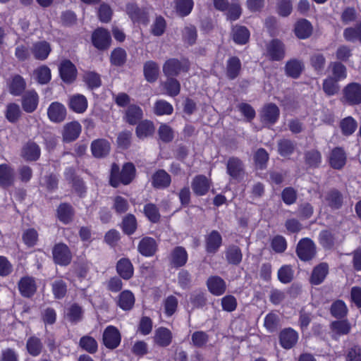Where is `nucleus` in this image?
I'll use <instances>...</instances> for the list:
<instances>
[{"mask_svg": "<svg viewBox=\"0 0 361 361\" xmlns=\"http://www.w3.org/2000/svg\"><path fill=\"white\" fill-rule=\"evenodd\" d=\"M81 132V126L77 121H73L66 124L63 130V140L66 142H70L76 140Z\"/></svg>", "mask_w": 361, "mask_h": 361, "instance_id": "nucleus-22", "label": "nucleus"}, {"mask_svg": "<svg viewBox=\"0 0 361 361\" xmlns=\"http://www.w3.org/2000/svg\"><path fill=\"white\" fill-rule=\"evenodd\" d=\"M232 35L235 43L245 44L248 42L250 32L245 26L236 25L233 28Z\"/></svg>", "mask_w": 361, "mask_h": 361, "instance_id": "nucleus-42", "label": "nucleus"}, {"mask_svg": "<svg viewBox=\"0 0 361 361\" xmlns=\"http://www.w3.org/2000/svg\"><path fill=\"white\" fill-rule=\"evenodd\" d=\"M18 289L23 297L30 298L37 290L35 281L32 277H23L18 283Z\"/></svg>", "mask_w": 361, "mask_h": 361, "instance_id": "nucleus-27", "label": "nucleus"}, {"mask_svg": "<svg viewBox=\"0 0 361 361\" xmlns=\"http://www.w3.org/2000/svg\"><path fill=\"white\" fill-rule=\"evenodd\" d=\"M329 67L331 68L332 78L337 81L345 79L347 77L346 67L341 61L331 62Z\"/></svg>", "mask_w": 361, "mask_h": 361, "instance_id": "nucleus-53", "label": "nucleus"}, {"mask_svg": "<svg viewBox=\"0 0 361 361\" xmlns=\"http://www.w3.org/2000/svg\"><path fill=\"white\" fill-rule=\"evenodd\" d=\"M330 312L333 317L342 319L346 317L348 310L343 300H338L332 303Z\"/></svg>", "mask_w": 361, "mask_h": 361, "instance_id": "nucleus-51", "label": "nucleus"}, {"mask_svg": "<svg viewBox=\"0 0 361 361\" xmlns=\"http://www.w3.org/2000/svg\"><path fill=\"white\" fill-rule=\"evenodd\" d=\"M166 27V22L165 19L161 16H157L151 26V32L154 36H161Z\"/></svg>", "mask_w": 361, "mask_h": 361, "instance_id": "nucleus-64", "label": "nucleus"}, {"mask_svg": "<svg viewBox=\"0 0 361 361\" xmlns=\"http://www.w3.org/2000/svg\"><path fill=\"white\" fill-rule=\"evenodd\" d=\"M159 71V66L154 61H149L144 64V75L146 80L149 82L157 80Z\"/></svg>", "mask_w": 361, "mask_h": 361, "instance_id": "nucleus-45", "label": "nucleus"}, {"mask_svg": "<svg viewBox=\"0 0 361 361\" xmlns=\"http://www.w3.org/2000/svg\"><path fill=\"white\" fill-rule=\"evenodd\" d=\"M51 51V47L45 41L35 43L32 47V53L37 60H45Z\"/></svg>", "mask_w": 361, "mask_h": 361, "instance_id": "nucleus-37", "label": "nucleus"}, {"mask_svg": "<svg viewBox=\"0 0 361 361\" xmlns=\"http://www.w3.org/2000/svg\"><path fill=\"white\" fill-rule=\"evenodd\" d=\"M298 334L291 328L283 329L279 334L281 345L285 349H290L298 342Z\"/></svg>", "mask_w": 361, "mask_h": 361, "instance_id": "nucleus-12", "label": "nucleus"}, {"mask_svg": "<svg viewBox=\"0 0 361 361\" xmlns=\"http://www.w3.org/2000/svg\"><path fill=\"white\" fill-rule=\"evenodd\" d=\"M167 80L164 84L167 94L171 97L177 96L180 91V84L173 77H167Z\"/></svg>", "mask_w": 361, "mask_h": 361, "instance_id": "nucleus-60", "label": "nucleus"}, {"mask_svg": "<svg viewBox=\"0 0 361 361\" xmlns=\"http://www.w3.org/2000/svg\"><path fill=\"white\" fill-rule=\"evenodd\" d=\"M173 111V106L165 100L160 99L154 104V113L157 116L171 115Z\"/></svg>", "mask_w": 361, "mask_h": 361, "instance_id": "nucleus-56", "label": "nucleus"}, {"mask_svg": "<svg viewBox=\"0 0 361 361\" xmlns=\"http://www.w3.org/2000/svg\"><path fill=\"white\" fill-rule=\"evenodd\" d=\"M83 316V310L78 304L71 305L67 310L66 317L69 322L73 324H77L80 322Z\"/></svg>", "mask_w": 361, "mask_h": 361, "instance_id": "nucleus-48", "label": "nucleus"}, {"mask_svg": "<svg viewBox=\"0 0 361 361\" xmlns=\"http://www.w3.org/2000/svg\"><path fill=\"white\" fill-rule=\"evenodd\" d=\"M312 26L306 19H300L295 25V34L299 39H307L312 33Z\"/></svg>", "mask_w": 361, "mask_h": 361, "instance_id": "nucleus-34", "label": "nucleus"}, {"mask_svg": "<svg viewBox=\"0 0 361 361\" xmlns=\"http://www.w3.org/2000/svg\"><path fill=\"white\" fill-rule=\"evenodd\" d=\"M241 71V61L237 56H231L226 61V75L229 80L235 79Z\"/></svg>", "mask_w": 361, "mask_h": 361, "instance_id": "nucleus-30", "label": "nucleus"}, {"mask_svg": "<svg viewBox=\"0 0 361 361\" xmlns=\"http://www.w3.org/2000/svg\"><path fill=\"white\" fill-rule=\"evenodd\" d=\"M171 331L165 327H159L155 330L154 341L161 347L169 345L172 341Z\"/></svg>", "mask_w": 361, "mask_h": 361, "instance_id": "nucleus-29", "label": "nucleus"}, {"mask_svg": "<svg viewBox=\"0 0 361 361\" xmlns=\"http://www.w3.org/2000/svg\"><path fill=\"white\" fill-rule=\"evenodd\" d=\"M118 274L126 280L130 279L133 275V267L128 259L122 258L116 264Z\"/></svg>", "mask_w": 361, "mask_h": 361, "instance_id": "nucleus-38", "label": "nucleus"}, {"mask_svg": "<svg viewBox=\"0 0 361 361\" xmlns=\"http://www.w3.org/2000/svg\"><path fill=\"white\" fill-rule=\"evenodd\" d=\"M80 346L89 353H95L97 351L98 345L96 340L89 336L81 337L79 342Z\"/></svg>", "mask_w": 361, "mask_h": 361, "instance_id": "nucleus-59", "label": "nucleus"}, {"mask_svg": "<svg viewBox=\"0 0 361 361\" xmlns=\"http://www.w3.org/2000/svg\"><path fill=\"white\" fill-rule=\"evenodd\" d=\"M137 248L141 255L145 257H150L157 252V245L154 238L145 237L140 241Z\"/></svg>", "mask_w": 361, "mask_h": 361, "instance_id": "nucleus-26", "label": "nucleus"}, {"mask_svg": "<svg viewBox=\"0 0 361 361\" xmlns=\"http://www.w3.org/2000/svg\"><path fill=\"white\" fill-rule=\"evenodd\" d=\"M187 261L188 252L183 247L177 246L171 251L170 263L172 267H181L186 264Z\"/></svg>", "mask_w": 361, "mask_h": 361, "instance_id": "nucleus-18", "label": "nucleus"}, {"mask_svg": "<svg viewBox=\"0 0 361 361\" xmlns=\"http://www.w3.org/2000/svg\"><path fill=\"white\" fill-rule=\"evenodd\" d=\"M338 81L335 78H333L331 76H329L324 80L322 89L327 96L335 95L339 92L340 86L338 84Z\"/></svg>", "mask_w": 361, "mask_h": 361, "instance_id": "nucleus-50", "label": "nucleus"}, {"mask_svg": "<svg viewBox=\"0 0 361 361\" xmlns=\"http://www.w3.org/2000/svg\"><path fill=\"white\" fill-rule=\"evenodd\" d=\"M296 252L301 260H310L316 254L315 245L310 239L304 238L299 241L297 245Z\"/></svg>", "mask_w": 361, "mask_h": 361, "instance_id": "nucleus-4", "label": "nucleus"}, {"mask_svg": "<svg viewBox=\"0 0 361 361\" xmlns=\"http://www.w3.org/2000/svg\"><path fill=\"white\" fill-rule=\"evenodd\" d=\"M8 91L13 96H20L26 88V82L24 78L16 74L8 82Z\"/></svg>", "mask_w": 361, "mask_h": 361, "instance_id": "nucleus-21", "label": "nucleus"}, {"mask_svg": "<svg viewBox=\"0 0 361 361\" xmlns=\"http://www.w3.org/2000/svg\"><path fill=\"white\" fill-rule=\"evenodd\" d=\"M36 80L40 84H47L51 80V71L47 66H42L35 70Z\"/></svg>", "mask_w": 361, "mask_h": 361, "instance_id": "nucleus-62", "label": "nucleus"}, {"mask_svg": "<svg viewBox=\"0 0 361 361\" xmlns=\"http://www.w3.org/2000/svg\"><path fill=\"white\" fill-rule=\"evenodd\" d=\"M126 13L133 22L147 23L148 18L147 13L139 8L135 4H128L126 5Z\"/></svg>", "mask_w": 361, "mask_h": 361, "instance_id": "nucleus-23", "label": "nucleus"}, {"mask_svg": "<svg viewBox=\"0 0 361 361\" xmlns=\"http://www.w3.org/2000/svg\"><path fill=\"white\" fill-rule=\"evenodd\" d=\"M295 146L294 142L288 139H283L278 142V152L281 156L288 157L294 152Z\"/></svg>", "mask_w": 361, "mask_h": 361, "instance_id": "nucleus-54", "label": "nucleus"}, {"mask_svg": "<svg viewBox=\"0 0 361 361\" xmlns=\"http://www.w3.org/2000/svg\"><path fill=\"white\" fill-rule=\"evenodd\" d=\"M21 154L27 161H36L40 156V148L35 142H28L23 146Z\"/></svg>", "mask_w": 361, "mask_h": 361, "instance_id": "nucleus-36", "label": "nucleus"}, {"mask_svg": "<svg viewBox=\"0 0 361 361\" xmlns=\"http://www.w3.org/2000/svg\"><path fill=\"white\" fill-rule=\"evenodd\" d=\"M303 69V62L295 59L287 61L285 66V71L286 75L293 78H299Z\"/></svg>", "mask_w": 361, "mask_h": 361, "instance_id": "nucleus-35", "label": "nucleus"}, {"mask_svg": "<svg viewBox=\"0 0 361 361\" xmlns=\"http://www.w3.org/2000/svg\"><path fill=\"white\" fill-rule=\"evenodd\" d=\"M92 41L96 48L100 50H104L110 46L111 36L106 30L98 28L93 32Z\"/></svg>", "mask_w": 361, "mask_h": 361, "instance_id": "nucleus-8", "label": "nucleus"}, {"mask_svg": "<svg viewBox=\"0 0 361 361\" xmlns=\"http://www.w3.org/2000/svg\"><path fill=\"white\" fill-rule=\"evenodd\" d=\"M340 127L342 133L348 136L352 135L357 127V121L351 116H348L341 120Z\"/></svg>", "mask_w": 361, "mask_h": 361, "instance_id": "nucleus-55", "label": "nucleus"}, {"mask_svg": "<svg viewBox=\"0 0 361 361\" xmlns=\"http://www.w3.org/2000/svg\"><path fill=\"white\" fill-rule=\"evenodd\" d=\"M58 216L60 221L65 224L70 222L73 217L72 207L68 204H61L57 210Z\"/></svg>", "mask_w": 361, "mask_h": 361, "instance_id": "nucleus-63", "label": "nucleus"}, {"mask_svg": "<svg viewBox=\"0 0 361 361\" xmlns=\"http://www.w3.org/2000/svg\"><path fill=\"white\" fill-rule=\"evenodd\" d=\"M135 303L133 294L129 290L123 291L118 297V305L123 310H130Z\"/></svg>", "mask_w": 361, "mask_h": 361, "instance_id": "nucleus-47", "label": "nucleus"}, {"mask_svg": "<svg viewBox=\"0 0 361 361\" xmlns=\"http://www.w3.org/2000/svg\"><path fill=\"white\" fill-rule=\"evenodd\" d=\"M328 273V265L322 263L316 267L312 274L311 283L314 285L320 284L326 278Z\"/></svg>", "mask_w": 361, "mask_h": 361, "instance_id": "nucleus-46", "label": "nucleus"}, {"mask_svg": "<svg viewBox=\"0 0 361 361\" xmlns=\"http://www.w3.org/2000/svg\"><path fill=\"white\" fill-rule=\"evenodd\" d=\"M325 201L332 209H340L343 202L342 193L336 189H331L325 195Z\"/></svg>", "mask_w": 361, "mask_h": 361, "instance_id": "nucleus-33", "label": "nucleus"}, {"mask_svg": "<svg viewBox=\"0 0 361 361\" xmlns=\"http://www.w3.org/2000/svg\"><path fill=\"white\" fill-rule=\"evenodd\" d=\"M13 171L8 165H0V184L1 185H11L13 182Z\"/></svg>", "mask_w": 361, "mask_h": 361, "instance_id": "nucleus-52", "label": "nucleus"}, {"mask_svg": "<svg viewBox=\"0 0 361 361\" xmlns=\"http://www.w3.org/2000/svg\"><path fill=\"white\" fill-rule=\"evenodd\" d=\"M59 73L61 79L66 83L73 82L77 76V69L69 60H65L61 63Z\"/></svg>", "mask_w": 361, "mask_h": 361, "instance_id": "nucleus-10", "label": "nucleus"}, {"mask_svg": "<svg viewBox=\"0 0 361 361\" xmlns=\"http://www.w3.org/2000/svg\"><path fill=\"white\" fill-rule=\"evenodd\" d=\"M329 165L334 169H341L346 163V154L341 147L334 148L329 157Z\"/></svg>", "mask_w": 361, "mask_h": 361, "instance_id": "nucleus-14", "label": "nucleus"}, {"mask_svg": "<svg viewBox=\"0 0 361 361\" xmlns=\"http://www.w3.org/2000/svg\"><path fill=\"white\" fill-rule=\"evenodd\" d=\"M83 80L90 89H95L101 86L100 75L93 71H87L83 75Z\"/></svg>", "mask_w": 361, "mask_h": 361, "instance_id": "nucleus-58", "label": "nucleus"}, {"mask_svg": "<svg viewBox=\"0 0 361 361\" xmlns=\"http://www.w3.org/2000/svg\"><path fill=\"white\" fill-rule=\"evenodd\" d=\"M52 255L54 262L61 266L68 265L72 259L71 252L64 243L55 245L52 250Z\"/></svg>", "mask_w": 361, "mask_h": 361, "instance_id": "nucleus-3", "label": "nucleus"}, {"mask_svg": "<svg viewBox=\"0 0 361 361\" xmlns=\"http://www.w3.org/2000/svg\"><path fill=\"white\" fill-rule=\"evenodd\" d=\"M322 161V154L318 149H310L304 152V161L308 169L319 168Z\"/></svg>", "mask_w": 361, "mask_h": 361, "instance_id": "nucleus-24", "label": "nucleus"}, {"mask_svg": "<svg viewBox=\"0 0 361 361\" xmlns=\"http://www.w3.org/2000/svg\"><path fill=\"white\" fill-rule=\"evenodd\" d=\"M155 128L154 123L148 120H145L138 123L136 127V135L140 139H145L154 134Z\"/></svg>", "mask_w": 361, "mask_h": 361, "instance_id": "nucleus-40", "label": "nucleus"}, {"mask_svg": "<svg viewBox=\"0 0 361 361\" xmlns=\"http://www.w3.org/2000/svg\"><path fill=\"white\" fill-rule=\"evenodd\" d=\"M330 328L333 337L337 338L338 336L348 334L351 330V324L347 319L337 320L331 322Z\"/></svg>", "mask_w": 361, "mask_h": 361, "instance_id": "nucleus-31", "label": "nucleus"}, {"mask_svg": "<svg viewBox=\"0 0 361 361\" xmlns=\"http://www.w3.org/2000/svg\"><path fill=\"white\" fill-rule=\"evenodd\" d=\"M174 3L176 12L180 17L188 16L194 6L193 0H175Z\"/></svg>", "mask_w": 361, "mask_h": 361, "instance_id": "nucleus-44", "label": "nucleus"}, {"mask_svg": "<svg viewBox=\"0 0 361 361\" xmlns=\"http://www.w3.org/2000/svg\"><path fill=\"white\" fill-rule=\"evenodd\" d=\"M207 286L209 292L216 296L223 295L226 290V284L223 279L218 276H212L208 278Z\"/></svg>", "mask_w": 361, "mask_h": 361, "instance_id": "nucleus-15", "label": "nucleus"}, {"mask_svg": "<svg viewBox=\"0 0 361 361\" xmlns=\"http://www.w3.org/2000/svg\"><path fill=\"white\" fill-rule=\"evenodd\" d=\"M226 172L233 179L238 180L243 179L245 171L242 160L235 157H230L226 164Z\"/></svg>", "mask_w": 361, "mask_h": 361, "instance_id": "nucleus-5", "label": "nucleus"}, {"mask_svg": "<svg viewBox=\"0 0 361 361\" xmlns=\"http://www.w3.org/2000/svg\"><path fill=\"white\" fill-rule=\"evenodd\" d=\"M39 96L35 90L26 91L21 99L23 109L27 113H32L38 106Z\"/></svg>", "mask_w": 361, "mask_h": 361, "instance_id": "nucleus-11", "label": "nucleus"}, {"mask_svg": "<svg viewBox=\"0 0 361 361\" xmlns=\"http://www.w3.org/2000/svg\"><path fill=\"white\" fill-rule=\"evenodd\" d=\"M127 59L126 51L121 48H116L111 51L110 61L111 64L116 66H123Z\"/></svg>", "mask_w": 361, "mask_h": 361, "instance_id": "nucleus-57", "label": "nucleus"}, {"mask_svg": "<svg viewBox=\"0 0 361 361\" xmlns=\"http://www.w3.org/2000/svg\"><path fill=\"white\" fill-rule=\"evenodd\" d=\"M68 106L74 112L82 114L87 108V100L84 95L75 94L70 97Z\"/></svg>", "mask_w": 361, "mask_h": 361, "instance_id": "nucleus-28", "label": "nucleus"}, {"mask_svg": "<svg viewBox=\"0 0 361 361\" xmlns=\"http://www.w3.org/2000/svg\"><path fill=\"white\" fill-rule=\"evenodd\" d=\"M110 149V143L105 139L95 140L91 144L92 155L96 158H102L107 156Z\"/></svg>", "mask_w": 361, "mask_h": 361, "instance_id": "nucleus-20", "label": "nucleus"}, {"mask_svg": "<svg viewBox=\"0 0 361 361\" xmlns=\"http://www.w3.org/2000/svg\"><path fill=\"white\" fill-rule=\"evenodd\" d=\"M343 37L348 42L359 41L361 42V23L357 24L355 27L345 28L343 31Z\"/></svg>", "mask_w": 361, "mask_h": 361, "instance_id": "nucleus-49", "label": "nucleus"}, {"mask_svg": "<svg viewBox=\"0 0 361 361\" xmlns=\"http://www.w3.org/2000/svg\"><path fill=\"white\" fill-rule=\"evenodd\" d=\"M26 348L30 355L36 357L42 353L43 343L38 337L32 336L27 340Z\"/></svg>", "mask_w": 361, "mask_h": 361, "instance_id": "nucleus-43", "label": "nucleus"}, {"mask_svg": "<svg viewBox=\"0 0 361 361\" xmlns=\"http://www.w3.org/2000/svg\"><path fill=\"white\" fill-rule=\"evenodd\" d=\"M211 181L204 175L195 176L191 183V188L197 196L205 195L211 187Z\"/></svg>", "mask_w": 361, "mask_h": 361, "instance_id": "nucleus-9", "label": "nucleus"}, {"mask_svg": "<svg viewBox=\"0 0 361 361\" xmlns=\"http://www.w3.org/2000/svg\"><path fill=\"white\" fill-rule=\"evenodd\" d=\"M171 182V176L164 169L157 170L152 176V185L157 189L166 188Z\"/></svg>", "mask_w": 361, "mask_h": 361, "instance_id": "nucleus-17", "label": "nucleus"}, {"mask_svg": "<svg viewBox=\"0 0 361 361\" xmlns=\"http://www.w3.org/2000/svg\"><path fill=\"white\" fill-rule=\"evenodd\" d=\"M122 228L123 232L127 235L133 234L137 228L135 216L131 214L126 215L123 219Z\"/></svg>", "mask_w": 361, "mask_h": 361, "instance_id": "nucleus-61", "label": "nucleus"}, {"mask_svg": "<svg viewBox=\"0 0 361 361\" xmlns=\"http://www.w3.org/2000/svg\"><path fill=\"white\" fill-rule=\"evenodd\" d=\"M135 167L130 162L126 163L120 171L118 165L113 164L110 173V185L114 188H117L121 183L128 185L132 182L135 176Z\"/></svg>", "mask_w": 361, "mask_h": 361, "instance_id": "nucleus-1", "label": "nucleus"}, {"mask_svg": "<svg viewBox=\"0 0 361 361\" xmlns=\"http://www.w3.org/2000/svg\"><path fill=\"white\" fill-rule=\"evenodd\" d=\"M188 70V66L186 63H183L176 59L167 60L163 66V72L166 77H175L182 71L187 72Z\"/></svg>", "mask_w": 361, "mask_h": 361, "instance_id": "nucleus-7", "label": "nucleus"}, {"mask_svg": "<svg viewBox=\"0 0 361 361\" xmlns=\"http://www.w3.org/2000/svg\"><path fill=\"white\" fill-rule=\"evenodd\" d=\"M47 115L51 121L59 123L65 119L66 109L62 104L54 102L49 105L47 109Z\"/></svg>", "mask_w": 361, "mask_h": 361, "instance_id": "nucleus-16", "label": "nucleus"}, {"mask_svg": "<svg viewBox=\"0 0 361 361\" xmlns=\"http://www.w3.org/2000/svg\"><path fill=\"white\" fill-rule=\"evenodd\" d=\"M343 99L349 105L361 104V84L351 82L348 84L343 90Z\"/></svg>", "mask_w": 361, "mask_h": 361, "instance_id": "nucleus-2", "label": "nucleus"}, {"mask_svg": "<svg viewBox=\"0 0 361 361\" xmlns=\"http://www.w3.org/2000/svg\"><path fill=\"white\" fill-rule=\"evenodd\" d=\"M326 59L324 55L320 52H315L310 56V65L314 71L322 75L324 72Z\"/></svg>", "mask_w": 361, "mask_h": 361, "instance_id": "nucleus-32", "label": "nucleus"}, {"mask_svg": "<svg viewBox=\"0 0 361 361\" xmlns=\"http://www.w3.org/2000/svg\"><path fill=\"white\" fill-rule=\"evenodd\" d=\"M222 244V237L217 231H212L205 236V250L207 253H216Z\"/></svg>", "mask_w": 361, "mask_h": 361, "instance_id": "nucleus-13", "label": "nucleus"}, {"mask_svg": "<svg viewBox=\"0 0 361 361\" xmlns=\"http://www.w3.org/2000/svg\"><path fill=\"white\" fill-rule=\"evenodd\" d=\"M142 109L135 104L130 105L126 111L125 118L128 123L135 125L142 118Z\"/></svg>", "mask_w": 361, "mask_h": 361, "instance_id": "nucleus-39", "label": "nucleus"}, {"mask_svg": "<svg viewBox=\"0 0 361 361\" xmlns=\"http://www.w3.org/2000/svg\"><path fill=\"white\" fill-rule=\"evenodd\" d=\"M102 339L107 348L115 349L120 345L121 336L117 328L109 326L104 331Z\"/></svg>", "mask_w": 361, "mask_h": 361, "instance_id": "nucleus-6", "label": "nucleus"}, {"mask_svg": "<svg viewBox=\"0 0 361 361\" xmlns=\"http://www.w3.org/2000/svg\"><path fill=\"white\" fill-rule=\"evenodd\" d=\"M226 259L228 264L233 265L239 264L243 258V254L237 245H230L225 251Z\"/></svg>", "mask_w": 361, "mask_h": 361, "instance_id": "nucleus-41", "label": "nucleus"}, {"mask_svg": "<svg viewBox=\"0 0 361 361\" xmlns=\"http://www.w3.org/2000/svg\"><path fill=\"white\" fill-rule=\"evenodd\" d=\"M279 116V109L276 104L266 105L261 112V121L265 124H273L276 122Z\"/></svg>", "mask_w": 361, "mask_h": 361, "instance_id": "nucleus-19", "label": "nucleus"}, {"mask_svg": "<svg viewBox=\"0 0 361 361\" xmlns=\"http://www.w3.org/2000/svg\"><path fill=\"white\" fill-rule=\"evenodd\" d=\"M267 52L274 61H280L284 58V44L279 39H273L267 47Z\"/></svg>", "mask_w": 361, "mask_h": 361, "instance_id": "nucleus-25", "label": "nucleus"}]
</instances>
